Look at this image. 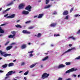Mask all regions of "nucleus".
I'll list each match as a JSON object with an SVG mask.
<instances>
[{
	"label": "nucleus",
	"instance_id": "39448f33",
	"mask_svg": "<svg viewBox=\"0 0 80 80\" xmlns=\"http://www.w3.org/2000/svg\"><path fill=\"white\" fill-rule=\"evenodd\" d=\"M74 49H75V48H72L71 49H68V50L67 51L65 52H64L62 55H63L64 54H65V53H68V52H69L71 51V50H74Z\"/></svg>",
	"mask_w": 80,
	"mask_h": 80
},
{
	"label": "nucleus",
	"instance_id": "49530a36",
	"mask_svg": "<svg viewBox=\"0 0 80 80\" xmlns=\"http://www.w3.org/2000/svg\"><path fill=\"white\" fill-rule=\"evenodd\" d=\"M16 44V43H12L11 44V45H15Z\"/></svg>",
	"mask_w": 80,
	"mask_h": 80
},
{
	"label": "nucleus",
	"instance_id": "f257e3e1",
	"mask_svg": "<svg viewBox=\"0 0 80 80\" xmlns=\"http://www.w3.org/2000/svg\"><path fill=\"white\" fill-rule=\"evenodd\" d=\"M77 70V69L72 68L66 72V73H70V72H75Z\"/></svg>",
	"mask_w": 80,
	"mask_h": 80
},
{
	"label": "nucleus",
	"instance_id": "79ce46f5",
	"mask_svg": "<svg viewBox=\"0 0 80 80\" xmlns=\"http://www.w3.org/2000/svg\"><path fill=\"white\" fill-rule=\"evenodd\" d=\"M33 51H32L28 52V53H33Z\"/></svg>",
	"mask_w": 80,
	"mask_h": 80
},
{
	"label": "nucleus",
	"instance_id": "5701e85b",
	"mask_svg": "<svg viewBox=\"0 0 80 80\" xmlns=\"http://www.w3.org/2000/svg\"><path fill=\"white\" fill-rule=\"evenodd\" d=\"M0 55H3V54H5V52H2V50H0Z\"/></svg>",
	"mask_w": 80,
	"mask_h": 80
},
{
	"label": "nucleus",
	"instance_id": "e433bc0d",
	"mask_svg": "<svg viewBox=\"0 0 80 80\" xmlns=\"http://www.w3.org/2000/svg\"><path fill=\"white\" fill-rule=\"evenodd\" d=\"M30 22H31V21H27L25 22V23H26V24L30 23Z\"/></svg>",
	"mask_w": 80,
	"mask_h": 80
},
{
	"label": "nucleus",
	"instance_id": "412c9836",
	"mask_svg": "<svg viewBox=\"0 0 80 80\" xmlns=\"http://www.w3.org/2000/svg\"><path fill=\"white\" fill-rule=\"evenodd\" d=\"M0 33H4V31L2 29V28L0 27Z\"/></svg>",
	"mask_w": 80,
	"mask_h": 80
},
{
	"label": "nucleus",
	"instance_id": "69168bd1",
	"mask_svg": "<svg viewBox=\"0 0 80 80\" xmlns=\"http://www.w3.org/2000/svg\"><path fill=\"white\" fill-rule=\"evenodd\" d=\"M2 8H0V11H1V10H2Z\"/></svg>",
	"mask_w": 80,
	"mask_h": 80
},
{
	"label": "nucleus",
	"instance_id": "de8ad7c7",
	"mask_svg": "<svg viewBox=\"0 0 80 80\" xmlns=\"http://www.w3.org/2000/svg\"><path fill=\"white\" fill-rule=\"evenodd\" d=\"M7 12V11H6V10L3 11V14L5 13V12Z\"/></svg>",
	"mask_w": 80,
	"mask_h": 80
},
{
	"label": "nucleus",
	"instance_id": "423d86ee",
	"mask_svg": "<svg viewBox=\"0 0 80 80\" xmlns=\"http://www.w3.org/2000/svg\"><path fill=\"white\" fill-rule=\"evenodd\" d=\"M32 9V7L30 6V5L28 6L26 8L25 10H27L29 12L31 11V9Z\"/></svg>",
	"mask_w": 80,
	"mask_h": 80
},
{
	"label": "nucleus",
	"instance_id": "4be33fe9",
	"mask_svg": "<svg viewBox=\"0 0 80 80\" xmlns=\"http://www.w3.org/2000/svg\"><path fill=\"white\" fill-rule=\"evenodd\" d=\"M14 64L12 62L8 64V67H12L13 66Z\"/></svg>",
	"mask_w": 80,
	"mask_h": 80
},
{
	"label": "nucleus",
	"instance_id": "f03ea898",
	"mask_svg": "<svg viewBox=\"0 0 80 80\" xmlns=\"http://www.w3.org/2000/svg\"><path fill=\"white\" fill-rule=\"evenodd\" d=\"M49 75H50L49 74H47V73L45 72L42 75V79H45V78L48 77Z\"/></svg>",
	"mask_w": 80,
	"mask_h": 80
},
{
	"label": "nucleus",
	"instance_id": "2eb2a0df",
	"mask_svg": "<svg viewBox=\"0 0 80 80\" xmlns=\"http://www.w3.org/2000/svg\"><path fill=\"white\" fill-rule=\"evenodd\" d=\"M15 36V34H13V35H10L8 36V38H13Z\"/></svg>",
	"mask_w": 80,
	"mask_h": 80
},
{
	"label": "nucleus",
	"instance_id": "0eeeda50",
	"mask_svg": "<svg viewBox=\"0 0 80 80\" xmlns=\"http://www.w3.org/2000/svg\"><path fill=\"white\" fill-rule=\"evenodd\" d=\"M22 32L23 33H26V34H30V32L27 31V30H23Z\"/></svg>",
	"mask_w": 80,
	"mask_h": 80
},
{
	"label": "nucleus",
	"instance_id": "473e14b6",
	"mask_svg": "<svg viewBox=\"0 0 80 80\" xmlns=\"http://www.w3.org/2000/svg\"><path fill=\"white\" fill-rule=\"evenodd\" d=\"M50 0H46V4H47L49 3V1Z\"/></svg>",
	"mask_w": 80,
	"mask_h": 80
},
{
	"label": "nucleus",
	"instance_id": "58836bf2",
	"mask_svg": "<svg viewBox=\"0 0 80 80\" xmlns=\"http://www.w3.org/2000/svg\"><path fill=\"white\" fill-rule=\"evenodd\" d=\"M10 9H11V8H8V9H7L6 10V12H7L9 10H10Z\"/></svg>",
	"mask_w": 80,
	"mask_h": 80
},
{
	"label": "nucleus",
	"instance_id": "052dcab7",
	"mask_svg": "<svg viewBox=\"0 0 80 80\" xmlns=\"http://www.w3.org/2000/svg\"><path fill=\"white\" fill-rule=\"evenodd\" d=\"M36 17H37V16H35L34 17V18H36Z\"/></svg>",
	"mask_w": 80,
	"mask_h": 80
},
{
	"label": "nucleus",
	"instance_id": "0e129e2a",
	"mask_svg": "<svg viewBox=\"0 0 80 80\" xmlns=\"http://www.w3.org/2000/svg\"><path fill=\"white\" fill-rule=\"evenodd\" d=\"M41 68H43V65H41Z\"/></svg>",
	"mask_w": 80,
	"mask_h": 80
},
{
	"label": "nucleus",
	"instance_id": "b1692460",
	"mask_svg": "<svg viewBox=\"0 0 80 80\" xmlns=\"http://www.w3.org/2000/svg\"><path fill=\"white\" fill-rule=\"evenodd\" d=\"M48 58V56H47L44 59H43L42 60V61H45V60H47Z\"/></svg>",
	"mask_w": 80,
	"mask_h": 80
},
{
	"label": "nucleus",
	"instance_id": "bf43d9fd",
	"mask_svg": "<svg viewBox=\"0 0 80 80\" xmlns=\"http://www.w3.org/2000/svg\"><path fill=\"white\" fill-rule=\"evenodd\" d=\"M3 72V71L0 70V73H2Z\"/></svg>",
	"mask_w": 80,
	"mask_h": 80
},
{
	"label": "nucleus",
	"instance_id": "2f4dec72",
	"mask_svg": "<svg viewBox=\"0 0 80 80\" xmlns=\"http://www.w3.org/2000/svg\"><path fill=\"white\" fill-rule=\"evenodd\" d=\"M57 12L56 11H55L52 13V15H57Z\"/></svg>",
	"mask_w": 80,
	"mask_h": 80
},
{
	"label": "nucleus",
	"instance_id": "9d476101",
	"mask_svg": "<svg viewBox=\"0 0 80 80\" xmlns=\"http://www.w3.org/2000/svg\"><path fill=\"white\" fill-rule=\"evenodd\" d=\"M15 14H12L11 16H8L7 18H13L15 17Z\"/></svg>",
	"mask_w": 80,
	"mask_h": 80
},
{
	"label": "nucleus",
	"instance_id": "f3484780",
	"mask_svg": "<svg viewBox=\"0 0 80 80\" xmlns=\"http://www.w3.org/2000/svg\"><path fill=\"white\" fill-rule=\"evenodd\" d=\"M51 7V5H48L47 6H46L44 8V9H46V8H49Z\"/></svg>",
	"mask_w": 80,
	"mask_h": 80
},
{
	"label": "nucleus",
	"instance_id": "3c124183",
	"mask_svg": "<svg viewBox=\"0 0 80 80\" xmlns=\"http://www.w3.org/2000/svg\"><path fill=\"white\" fill-rule=\"evenodd\" d=\"M30 57H32L33 56V54H31L30 55Z\"/></svg>",
	"mask_w": 80,
	"mask_h": 80
},
{
	"label": "nucleus",
	"instance_id": "f704fd0d",
	"mask_svg": "<svg viewBox=\"0 0 80 80\" xmlns=\"http://www.w3.org/2000/svg\"><path fill=\"white\" fill-rule=\"evenodd\" d=\"M80 59V56H79L75 58V60H79Z\"/></svg>",
	"mask_w": 80,
	"mask_h": 80
},
{
	"label": "nucleus",
	"instance_id": "e2e57ef3",
	"mask_svg": "<svg viewBox=\"0 0 80 80\" xmlns=\"http://www.w3.org/2000/svg\"><path fill=\"white\" fill-rule=\"evenodd\" d=\"M22 72H23V71H21L19 72V73H22Z\"/></svg>",
	"mask_w": 80,
	"mask_h": 80
},
{
	"label": "nucleus",
	"instance_id": "37998d69",
	"mask_svg": "<svg viewBox=\"0 0 80 80\" xmlns=\"http://www.w3.org/2000/svg\"><path fill=\"white\" fill-rule=\"evenodd\" d=\"M8 15V14H6L5 15H4V17H7Z\"/></svg>",
	"mask_w": 80,
	"mask_h": 80
},
{
	"label": "nucleus",
	"instance_id": "dca6fc26",
	"mask_svg": "<svg viewBox=\"0 0 80 80\" xmlns=\"http://www.w3.org/2000/svg\"><path fill=\"white\" fill-rule=\"evenodd\" d=\"M12 47H13V46H9L7 47L6 48V50H10V49H11Z\"/></svg>",
	"mask_w": 80,
	"mask_h": 80
},
{
	"label": "nucleus",
	"instance_id": "ea45409f",
	"mask_svg": "<svg viewBox=\"0 0 80 80\" xmlns=\"http://www.w3.org/2000/svg\"><path fill=\"white\" fill-rule=\"evenodd\" d=\"M11 33L12 34H15V33H16V32L15 31H12L11 32Z\"/></svg>",
	"mask_w": 80,
	"mask_h": 80
},
{
	"label": "nucleus",
	"instance_id": "aec40b11",
	"mask_svg": "<svg viewBox=\"0 0 80 80\" xmlns=\"http://www.w3.org/2000/svg\"><path fill=\"white\" fill-rule=\"evenodd\" d=\"M7 64H6L3 65H2V68H7Z\"/></svg>",
	"mask_w": 80,
	"mask_h": 80
},
{
	"label": "nucleus",
	"instance_id": "72a5a7b5",
	"mask_svg": "<svg viewBox=\"0 0 80 80\" xmlns=\"http://www.w3.org/2000/svg\"><path fill=\"white\" fill-rule=\"evenodd\" d=\"M68 17H69V15H68L66 16L65 17V19L68 20Z\"/></svg>",
	"mask_w": 80,
	"mask_h": 80
},
{
	"label": "nucleus",
	"instance_id": "c85d7f7f",
	"mask_svg": "<svg viewBox=\"0 0 80 80\" xmlns=\"http://www.w3.org/2000/svg\"><path fill=\"white\" fill-rule=\"evenodd\" d=\"M41 36V33H39L38 34V35H37V37H38V38H40V37Z\"/></svg>",
	"mask_w": 80,
	"mask_h": 80
},
{
	"label": "nucleus",
	"instance_id": "13d9d810",
	"mask_svg": "<svg viewBox=\"0 0 80 80\" xmlns=\"http://www.w3.org/2000/svg\"><path fill=\"white\" fill-rule=\"evenodd\" d=\"M8 78V77H6L5 78V79H7V78Z\"/></svg>",
	"mask_w": 80,
	"mask_h": 80
},
{
	"label": "nucleus",
	"instance_id": "a18cd8bd",
	"mask_svg": "<svg viewBox=\"0 0 80 80\" xmlns=\"http://www.w3.org/2000/svg\"><path fill=\"white\" fill-rule=\"evenodd\" d=\"M25 63L24 62H22L21 63V65H25Z\"/></svg>",
	"mask_w": 80,
	"mask_h": 80
},
{
	"label": "nucleus",
	"instance_id": "9b49d317",
	"mask_svg": "<svg viewBox=\"0 0 80 80\" xmlns=\"http://www.w3.org/2000/svg\"><path fill=\"white\" fill-rule=\"evenodd\" d=\"M56 25H57V23H54L50 24V26L51 27H55Z\"/></svg>",
	"mask_w": 80,
	"mask_h": 80
},
{
	"label": "nucleus",
	"instance_id": "ddd939ff",
	"mask_svg": "<svg viewBox=\"0 0 80 80\" xmlns=\"http://www.w3.org/2000/svg\"><path fill=\"white\" fill-rule=\"evenodd\" d=\"M27 47V45L26 44H23L22 45L21 48L22 49H24V48H25Z\"/></svg>",
	"mask_w": 80,
	"mask_h": 80
},
{
	"label": "nucleus",
	"instance_id": "393cba45",
	"mask_svg": "<svg viewBox=\"0 0 80 80\" xmlns=\"http://www.w3.org/2000/svg\"><path fill=\"white\" fill-rule=\"evenodd\" d=\"M70 38H72V39L73 40H75V38H74V37L73 36L71 37L68 38V39H70Z\"/></svg>",
	"mask_w": 80,
	"mask_h": 80
},
{
	"label": "nucleus",
	"instance_id": "a19ab883",
	"mask_svg": "<svg viewBox=\"0 0 80 80\" xmlns=\"http://www.w3.org/2000/svg\"><path fill=\"white\" fill-rule=\"evenodd\" d=\"M9 41L7 42L6 43H5V45H7L8 44V43H9Z\"/></svg>",
	"mask_w": 80,
	"mask_h": 80
},
{
	"label": "nucleus",
	"instance_id": "bb28decb",
	"mask_svg": "<svg viewBox=\"0 0 80 80\" xmlns=\"http://www.w3.org/2000/svg\"><path fill=\"white\" fill-rule=\"evenodd\" d=\"M13 3V1H12L9 4H8L7 5V6H10V5H12Z\"/></svg>",
	"mask_w": 80,
	"mask_h": 80
},
{
	"label": "nucleus",
	"instance_id": "4c0bfd02",
	"mask_svg": "<svg viewBox=\"0 0 80 80\" xmlns=\"http://www.w3.org/2000/svg\"><path fill=\"white\" fill-rule=\"evenodd\" d=\"M54 36H55L56 37H59L60 36V34H54Z\"/></svg>",
	"mask_w": 80,
	"mask_h": 80
},
{
	"label": "nucleus",
	"instance_id": "4d7b16f0",
	"mask_svg": "<svg viewBox=\"0 0 80 80\" xmlns=\"http://www.w3.org/2000/svg\"><path fill=\"white\" fill-rule=\"evenodd\" d=\"M78 15H79L78 14H76L75 15V17H78Z\"/></svg>",
	"mask_w": 80,
	"mask_h": 80
},
{
	"label": "nucleus",
	"instance_id": "8fccbe9b",
	"mask_svg": "<svg viewBox=\"0 0 80 80\" xmlns=\"http://www.w3.org/2000/svg\"><path fill=\"white\" fill-rule=\"evenodd\" d=\"M5 25V24H1L0 26V27H2V26H3Z\"/></svg>",
	"mask_w": 80,
	"mask_h": 80
},
{
	"label": "nucleus",
	"instance_id": "c9c22d12",
	"mask_svg": "<svg viewBox=\"0 0 80 80\" xmlns=\"http://www.w3.org/2000/svg\"><path fill=\"white\" fill-rule=\"evenodd\" d=\"M73 9H74L73 8H72L71 9V10L70 11V13L72 12V11H73Z\"/></svg>",
	"mask_w": 80,
	"mask_h": 80
},
{
	"label": "nucleus",
	"instance_id": "6e6552de",
	"mask_svg": "<svg viewBox=\"0 0 80 80\" xmlns=\"http://www.w3.org/2000/svg\"><path fill=\"white\" fill-rule=\"evenodd\" d=\"M68 14V12L67 10L64 11L62 13L63 15H67Z\"/></svg>",
	"mask_w": 80,
	"mask_h": 80
},
{
	"label": "nucleus",
	"instance_id": "f8f14e48",
	"mask_svg": "<svg viewBox=\"0 0 80 80\" xmlns=\"http://www.w3.org/2000/svg\"><path fill=\"white\" fill-rule=\"evenodd\" d=\"M65 67V65L62 64H60L59 65L58 68H63V67Z\"/></svg>",
	"mask_w": 80,
	"mask_h": 80
},
{
	"label": "nucleus",
	"instance_id": "7c9ffc66",
	"mask_svg": "<svg viewBox=\"0 0 80 80\" xmlns=\"http://www.w3.org/2000/svg\"><path fill=\"white\" fill-rule=\"evenodd\" d=\"M34 28V27L33 26H30L28 28V29H33Z\"/></svg>",
	"mask_w": 80,
	"mask_h": 80
},
{
	"label": "nucleus",
	"instance_id": "c756f323",
	"mask_svg": "<svg viewBox=\"0 0 80 80\" xmlns=\"http://www.w3.org/2000/svg\"><path fill=\"white\" fill-rule=\"evenodd\" d=\"M28 72H29L28 71H27L26 72H25L24 73V75H27V74L28 73Z\"/></svg>",
	"mask_w": 80,
	"mask_h": 80
},
{
	"label": "nucleus",
	"instance_id": "4468645a",
	"mask_svg": "<svg viewBox=\"0 0 80 80\" xmlns=\"http://www.w3.org/2000/svg\"><path fill=\"white\" fill-rule=\"evenodd\" d=\"M43 16V14H39L38 17V18H42Z\"/></svg>",
	"mask_w": 80,
	"mask_h": 80
},
{
	"label": "nucleus",
	"instance_id": "c03bdc74",
	"mask_svg": "<svg viewBox=\"0 0 80 80\" xmlns=\"http://www.w3.org/2000/svg\"><path fill=\"white\" fill-rule=\"evenodd\" d=\"M80 29L78 31V32H77V34H80Z\"/></svg>",
	"mask_w": 80,
	"mask_h": 80
},
{
	"label": "nucleus",
	"instance_id": "a878e982",
	"mask_svg": "<svg viewBox=\"0 0 80 80\" xmlns=\"http://www.w3.org/2000/svg\"><path fill=\"white\" fill-rule=\"evenodd\" d=\"M65 64L66 65H71V62H66L65 63Z\"/></svg>",
	"mask_w": 80,
	"mask_h": 80
},
{
	"label": "nucleus",
	"instance_id": "20e7f679",
	"mask_svg": "<svg viewBox=\"0 0 80 80\" xmlns=\"http://www.w3.org/2000/svg\"><path fill=\"white\" fill-rule=\"evenodd\" d=\"M25 4L23 3H21L19 5L18 8L19 9H23L25 7Z\"/></svg>",
	"mask_w": 80,
	"mask_h": 80
},
{
	"label": "nucleus",
	"instance_id": "cd10ccee",
	"mask_svg": "<svg viewBox=\"0 0 80 80\" xmlns=\"http://www.w3.org/2000/svg\"><path fill=\"white\" fill-rule=\"evenodd\" d=\"M35 65H36L35 64H32L31 65H30V68H33V67H35Z\"/></svg>",
	"mask_w": 80,
	"mask_h": 80
},
{
	"label": "nucleus",
	"instance_id": "603ef678",
	"mask_svg": "<svg viewBox=\"0 0 80 80\" xmlns=\"http://www.w3.org/2000/svg\"><path fill=\"white\" fill-rule=\"evenodd\" d=\"M69 47H71L72 46V44H69Z\"/></svg>",
	"mask_w": 80,
	"mask_h": 80
},
{
	"label": "nucleus",
	"instance_id": "680f3d73",
	"mask_svg": "<svg viewBox=\"0 0 80 80\" xmlns=\"http://www.w3.org/2000/svg\"><path fill=\"white\" fill-rule=\"evenodd\" d=\"M15 49H17V48H18V47H17V46H15Z\"/></svg>",
	"mask_w": 80,
	"mask_h": 80
},
{
	"label": "nucleus",
	"instance_id": "864d4df0",
	"mask_svg": "<svg viewBox=\"0 0 80 80\" xmlns=\"http://www.w3.org/2000/svg\"><path fill=\"white\" fill-rule=\"evenodd\" d=\"M66 80H71V78H68V79H66Z\"/></svg>",
	"mask_w": 80,
	"mask_h": 80
},
{
	"label": "nucleus",
	"instance_id": "6ab92c4d",
	"mask_svg": "<svg viewBox=\"0 0 80 80\" xmlns=\"http://www.w3.org/2000/svg\"><path fill=\"white\" fill-rule=\"evenodd\" d=\"M11 55V54L6 53L3 55V56L4 57H7V56H10Z\"/></svg>",
	"mask_w": 80,
	"mask_h": 80
},
{
	"label": "nucleus",
	"instance_id": "338daca9",
	"mask_svg": "<svg viewBox=\"0 0 80 80\" xmlns=\"http://www.w3.org/2000/svg\"><path fill=\"white\" fill-rule=\"evenodd\" d=\"M20 22V20H18L17 21V22Z\"/></svg>",
	"mask_w": 80,
	"mask_h": 80
},
{
	"label": "nucleus",
	"instance_id": "5fc2aeb1",
	"mask_svg": "<svg viewBox=\"0 0 80 80\" xmlns=\"http://www.w3.org/2000/svg\"><path fill=\"white\" fill-rule=\"evenodd\" d=\"M24 80H27V78L26 77H25L24 78Z\"/></svg>",
	"mask_w": 80,
	"mask_h": 80
},
{
	"label": "nucleus",
	"instance_id": "a211bd4d",
	"mask_svg": "<svg viewBox=\"0 0 80 80\" xmlns=\"http://www.w3.org/2000/svg\"><path fill=\"white\" fill-rule=\"evenodd\" d=\"M16 28H22V26H20V25L19 24H17L15 25V26Z\"/></svg>",
	"mask_w": 80,
	"mask_h": 80
},
{
	"label": "nucleus",
	"instance_id": "6e6d98bb",
	"mask_svg": "<svg viewBox=\"0 0 80 80\" xmlns=\"http://www.w3.org/2000/svg\"><path fill=\"white\" fill-rule=\"evenodd\" d=\"M17 61V59H15L13 61V62H15Z\"/></svg>",
	"mask_w": 80,
	"mask_h": 80
},
{
	"label": "nucleus",
	"instance_id": "7ed1b4c3",
	"mask_svg": "<svg viewBox=\"0 0 80 80\" xmlns=\"http://www.w3.org/2000/svg\"><path fill=\"white\" fill-rule=\"evenodd\" d=\"M14 73H15V72L11 71L8 72L7 74L6 75V77H7V76H10V75H13V74H14Z\"/></svg>",
	"mask_w": 80,
	"mask_h": 80
},
{
	"label": "nucleus",
	"instance_id": "09e8293b",
	"mask_svg": "<svg viewBox=\"0 0 80 80\" xmlns=\"http://www.w3.org/2000/svg\"><path fill=\"white\" fill-rule=\"evenodd\" d=\"M72 77H77V75L73 74L72 75Z\"/></svg>",
	"mask_w": 80,
	"mask_h": 80
},
{
	"label": "nucleus",
	"instance_id": "1a4fd4ad",
	"mask_svg": "<svg viewBox=\"0 0 80 80\" xmlns=\"http://www.w3.org/2000/svg\"><path fill=\"white\" fill-rule=\"evenodd\" d=\"M22 14L23 15H27L29 13V12L26 11H23L22 12Z\"/></svg>",
	"mask_w": 80,
	"mask_h": 80
},
{
	"label": "nucleus",
	"instance_id": "774afa93",
	"mask_svg": "<svg viewBox=\"0 0 80 80\" xmlns=\"http://www.w3.org/2000/svg\"><path fill=\"white\" fill-rule=\"evenodd\" d=\"M80 77V75H78V77Z\"/></svg>",
	"mask_w": 80,
	"mask_h": 80
}]
</instances>
